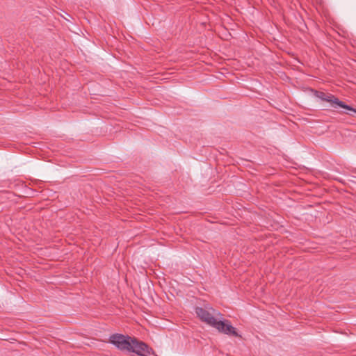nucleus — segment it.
<instances>
[{
  "instance_id": "423d86ee",
  "label": "nucleus",
  "mask_w": 356,
  "mask_h": 356,
  "mask_svg": "<svg viewBox=\"0 0 356 356\" xmlns=\"http://www.w3.org/2000/svg\"><path fill=\"white\" fill-rule=\"evenodd\" d=\"M346 113L350 115H353V114H352V113Z\"/></svg>"
},
{
  "instance_id": "7ed1b4c3",
  "label": "nucleus",
  "mask_w": 356,
  "mask_h": 356,
  "mask_svg": "<svg viewBox=\"0 0 356 356\" xmlns=\"http://www.w3.org/2000/svg\"><path fill=\"white\" fill-rule=\"evenodd\" d=\"M133 337L122 334H113L109 338V342L122 351L129 352L131 348Z\"/></svg>"
},
{
  "instance_id": "39448f33",
  "label": "nucleus",
  "mask_w": 356,
  "mask_h": 356,
  "mask_svg": "<svg viewBox=\"0 0 356 356\" xmlns=\"http://www.w3.org/2000/svg\"><path fill=\"white\" fill-rule=\"evenodd\" d=\"M131 348L129 352L136 353L140 356H150L152 353V348L143 341H138L137 339L133 337L131 343Z\"/></svg>"
},
{
  "instance_id": "20e7f679",
  "label": "nucleus",
  "mask_w": 356,
  "mask_h": 356,
  "mask_svg": "<svg viewBox=\"0 0 356 356\" xmlns=\"http://www.w3.org/2000/svg\"><path fill=\"white\" fill-rule=\"evenodd\" d=\"M214 328H216L219 332L225 334L232 337H241V336L237 332L236 328L231 325L230 321L228 320H223L222 317V318H219Z\"/></svg>"
},
{
  "instance_id": "f03ea898",
  "label": "nucleus",
  "mask_w": 356,
  "mask_h": 356,
  "mask_svg": "<svg viewBox=\"0 0 356 356\" xmlns=\"http://www.w3.org/2000/svg\"><path fill=\"white\" fill-rule=\"evenodd\" d=\"M314 94L315 97L321 99L322 101L330 102L331 105L335 107V105L339 106L343 108H345L348 111H352L356 114V108L351 107L349 105L346 104L343 102L339 100L334 95L330 93H325L321 91L314 90Z\"/></svg>"
},
{
  "instance_id": "f257e3e1",
  "label": "nucleus",
  "mask_w": 356,
  "mask_h": 356,
  "mask_svg": "<svg viewBox=\"0 0 356 356\" xmlns=\"http://www.w3.org/2000/svg\"><path fill=\"white\" fill-rule=\"evenodd\" d=\"M195 313L201 321L214 327L219 318H222V314L214 309L209 305H205L204 307H195Z\"/></svg>"
}]
</instances>
